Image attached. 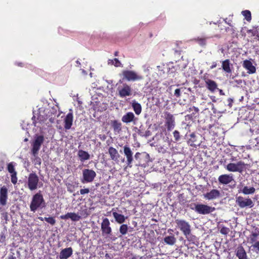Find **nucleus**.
Here are the masks:
<instances>
[{
    "label": "nucleus",
    "mask_w": 259,
    "mask_h": 259,
    "mask_svg": "<svg viewBox=\"0 0 259 259\" xmlns=\"http://www.w3.org/2000/svg\"><path fill=\"white\" fill-rule=\"evenodd\" d=\"M46 206V202L40 191L35 194L32 198L30 204V209L35 212L38 208H42Z\"/></svg>",
    "instance_id": "nucleus-1"
},
{
    "label": "nucleus",
    "mask_w": 259,
    "mask_h": 259,
    "mask_svg": "<svg viewBox=\"0 0 259 259\" xmlns=\"http://www.w3.org/2000/svg\"><path fill=\"white\" fill-rule=\"evenodd\" d=\"M101 230L103 236H105L106 238H109L112 241H114L116 239L115 237L112 236V230L108 218H104L103 219L101 224Z\"/></svg>",
    "instance_id": "nucleus-2"
},
{
    "label": "nucleus",
    "mask_w": 259,
    "mask_h": 259,
    "mask_svg": "<svg viewBox=\"0 0 259 259\" xmlns=\"http://www.w3.org/2000/svg\"><path fill=\"white\" fill-rule=\"evenodd\" d=\"M190 208L200 214H207L215 210L214 207L202 203H193L190 205Z\"/></svg>",
    "instance_id": "nucleus-3"
},
{
    "label": "nucleus",
    "mask_w": 259,
    "mask_h": 259,
    "mask_svg": "<svg viewBox=\"0 0 259 259\" xmlns=\"http://www.w3.org/2000/svg\"><path fill=\"white\" fill-rule=\"evenodd\" d=\"M117 85V91L120 98H124L132 95L131 87L126 83H123L122 80L120 79Z\"/></svg>",
    "instance_id": "nucleus-4"
},
{
    "label": "nucleus",
    "mask_w": 259,
    "mask_h": 259,
    "mask_svg": "<svg viewBox=\"0 0 259 259\" xmlns=\"http://www.w3.org/2000/svg\"><path fill=\"white\" fill-rule=\"evenodd\" d=\"M177 227L182 232L186 238H188L191 234V225L184 220L177 219L175 221Z\"/></svg>",
    "instance_id": "nucleus-5"
},
{
    "label": "nucleus",
    "mask_w": 259,
    "mask_h": 259,
    "mask_svg": "<svg viewBox=\"0 0 259 259\" xmlns=\"http://www.w3.org/2000/svg\"><path fill=\"white\" fill-rule=\"evenodd\" d=\"M248 165L247 164H245L243 161H239L236 163H229L226 165L225 168L228 171L230 172H238L242 173L246 169V166Z\"/></svg>",
    "instance_id": "nucleus-6"
},
{
    "label": "nucleus",
    "mask_w": 259,
    "mask_h": 259,
    "mask_svg": "<svg viewBox=\"0 0 259 259\" xmlns=\"http://www.w3.org/2000/svg\"><path fill=\"white\" fill-rule=\"evenodd\" d=\"M122 74L123 75L122 80L125 79L128 81H135L143 79L142 75L133 70H123L122 72Z\"/></svg>",
    "instance_id": "nucleus-7"
},
{
    "label": "nucleus",
    "mask_w": 259,
    "mask_h": 259,
    "mask_svg": "<svg viewBox=\"0 0 259 259\" xmlns=\"http://www.w3.org/2000/svg\"><path fill=\"white\" fill-rule=\"evenodd\" d=\"M27 183L28 188L30 191L35 190L38 188L39 179L35 172H32L29 174Z\"/></svg>",
    "instance_id": "nucleus-8"
},
{
    "label": "nucleus",
    "mask_w": 259,
    "mask_h": 259,
    "mask_svg": "<svg viewBox=\"0 0 259 259\" xmlns=\"http://www.w3.org/2000/svg\"><path fill=\"white\" fill-rule=\"evenodd\" d=\"M236 203L241 208H251L254 206V203L250 198L240 196L236 197Z\"/></svg>",
    "instance_id": "nucleus-9"
},
{
    "label": "nucleus",
    "mask_w": 259,
    "mask_h": 259,
    "mask_svg": "<svg viewBox=\"0 0 259 259\" xmlns=\"http://www.w3.org/2000/svg\"><path fill=\"white\" fill-rule=\"evenodd\" d=\"M44 137L42 135L37 136L35 137L33 142L32 144L31 152L32 155L36 157L38 154L40 147L44 141Z\"/></svg>",
    "instance_id": "nucleus-10"
},
{
    "label": "nucleus",
    "mask_w": 259,
    "mask_h": 259,
    "mask_svg": "<svg viewBox=\"0 0 259 259\" xmlns=\"http://www.w3.org/2000/svg\"><path fill=\"white\" fill-rule=\"evenodd\" d=\"M96 177V172L93 169H84L82 170L81 182L83 184L92 182Z\"/></svg>",
    "instance_id": "nucleus-11"
},
{
    "label": "nucleus",
    "mask_w": 259,
    "mask_h": 259,
    "mask_svg": "<svg viewBox=\"0 0 259 259\" xmlns=\"http://www.w3.org/2000/svg\"><path fill=\"white\" fill-rule=\"evenodd\" d=\"M135 158L138 161L139 164L144 167L148 165L150 161V156L147 153H141L137 152L135 155Z\"/></svg>",
    "instance_id": "nucleus-12"
},
{
    "label": "nucleus",
    "mask_w": 259,
    "mask_h": 259,
    "mask_svg": "<svg viewBox=\"0 0 259 259\" xmlns=\"http://www.w3.org/2000/svg\"><path fill=\"white\" fill-rule=\"evenodd\" d=\"M165 125L167 131H170L175 126V119L172 114L168 112H165Z\"/></svg>",
    "instance_id": "nucleus-13"
},
{
    "label": "nucleus",
    "mask_w": 259,
    "mask_h": 259,
    "mask_svg": "<svg viewBox=\"0 0 259 259\" xmlns=\"http://www.w3.org/2000/svg\"><path fill=\"white\" fill-rule=\"evenodd\" d=\"M123 152L124 156L126 158L127 166L129 167H132V162L133 161V153L131 148L127 145L123 147Z\"/></svg>",
    "instance_id": "nucleus-14"
},
{
    "label": "nucleus",
    "mask_w": 259,
    "mask_h": 259,
    "mask_svg": "<svg viewBox=\"0 0 259 259\" xmlns=\"http://www.w3.org/2000/svg\"><path fill=\"white\" fill-rule=\"evenodd\" d=\"M221 197V192L217 189H212L204 194V198L207 200H212Z\"/></svg>",
    "instance_id": "nucleus-15"
},
{
    "label": "nucleus",
    "mask_w": 259,
    "mask_h": 259,
    "mask_svg": "<svg viewBox=\"0 0 259 259\" xmlns=\"http://www.w3.org/2000/svg\"><path fill=\"white\" fill-rule=\"evenodd\" d=\"M8 171L11 174V182L15 185L17 183V172L15 170L13 162H10L7 165Z\"/></svg>",
    "instance_id": "nucleus-16"
},
{
    "label": "nucleus",
    "mask_w": 259,
    "mask_h": 259,
    "mask_svg": "<svg viewBox=\"0 0 259 259\" xmlns=\"http://www.w3.org/2000/svg\"><path fill=\"white\" fill-rule=\"evenodd\" d=\"M8 190L7 188L4 186L0 188V204L5 206L7 204L8 199Z\"/></svg>",
    "instance_id": "nucleus-17"
},
{
    "label": "nucleus",
    "mask_w": 259,
    "mask_h": 259,
    "mask_svg": "<svg viewBox=\"0 0 259 259\" xmlns=\"http://www.w3.org/2000/svg\"><path fill=\"white\" fill-rule=\"evenodd\" d=\"M234 180L232 174H224L220 176L218 181L220 184L228 185Z\"/></svg>",
    "instance_id": "nucleus-18"
},
{
    "label": "nucleus",
    "mask_w": 259,
    "mask_h": 259,
    "mask_svg": "<svg viewBox=\"0 0 259 259\" xmlns=\"http://www.w3.org/2000/svg\"><path fill=\"white\" fill-rule=\"evenodd\" d=\"M73 120V113L72 110H70V112L66 115L64 119V126L65 130H68L71 127V126L72 125Z\"/></svg>",
    "instance_id": "nucleus-19"
},
{
    "label": "nucleus",
    "mask_w": 259,
    "mask_h": 259,
    "mask_svg": "<svg viewBox=\"0 0 259 259\" xmlns=\"http://www.w3.org/2000/svg\"><path fill=\"white\" fill-rule=\"evenodd\" d=\"M243 67L247 70L248 74H253L256 72V68L252 65V62L248 60L243 61Z\"/></svg>",
    "instance_id": "nucleus-20"
},
{
    "label": "nucleus",
    "mask_w": 259,
    "mask_h": 259,
    "mask_svg": "<svg viewBox=\"0 0 259 259\" xmlns=\"http://www.w3.org/2000/svg\"><path fill=\"white\" fill-rule=\"evenodd\" d=\"M60 218L62 220H67L70 219L71 221L74 222L78 221L81 219V216L77 213L74 212H68L65 215L60 216Z\"/></svg>",
    "instance_id": "nucleus-21"
},
{
    "label": "nucleus",
    "mask_w": 259,
    "mask_h": 259,
    "mask_svg": "<svg viewBox=\"0 0 259 259\" xmlns=\"http://www.w3.org/2000/svg\"><path fill=\"white\" fill-rule=\"evenodd\" d=\"M73 253L72 248L70 247L65 248L63 249L60 252L59 258L60 259H67L70 257Z\"/></svg>",
    "instance_id": "nucleus-22"
},
{
    "label": "nucleus",
    "mask_w": 259,
    "mask_h": 259,
    "mask_svg": "<svg viewBox=\"0 0 259 259\" xmlns=\"http://www.w3.org/2000/svg\"><path fill=\"white\" fill-rule=\"evenodd\" d=\"M235 254L238 259H248L246 251L241 245L239 246L236 249Z\"/></svg>",
    "instance_id": "nucleus-23"
},
{
    "label": "nucleus",
    "mask_w": 259,
    "mask_h": 259,
    "mask_svg": "<svg viewBox=\"0 0 259 259\" xmlns=\"http://www.w3.org/2000/svg\"><path fill=\"white\" fill-rule=\"evenodd\" d=\"M108 153L111 160L115 162L119 161L120 155L119 154L118 151L115 148L113 147H109L108 149Z\"/></svg>",
    "instance_id": "nucleus-24"
},
{
    "label": "nucleus",
    "mask_w": 259,
    "mask_h": 259,
    "mask_svg": "<svg viewBox=\"0 0 259 259\" xmlns=\"http://www.w3.org/2000/svg\"><path fill=\"white\" fill-rule=\"evenodd\" d=\"M134 114L132 112H128L124 114L121 118L123 122L128 123L131 122H135L137 120Z\"/></svg>",
    "instance_id": "nucleus-25"
},
{
    "label": "nucleus",
    "mask_w": 259,
    "mask_h": 259,
    "mask_svg": "<svg viewBox=\"0 0 259 259\" xmlns=\"http://www.w3.org/2000/svg\"><path fill=\"white\" fill-rule=\"evenodd\" d=\"M205 82L206 88L212 93H213L218 89V84L214 80L205 79Z\"/></svg>",
    "instance_id": "nucleus-26"
},
{
    "label": "nucleus",
    "mask_w": 259,
    "mask_h": 259,
    "mask_svg": "<svg viewBox=\"0 0 259 259\" xmlns=\"http://www.w3.org/2000/svg\"><path fill=\"white\" fill-rule=\"evenodd\" d=\"M77 156L81 162H84L90 158V155L89 153L83 150H79Z\"/></svg>",
    "instance_id": "nucleus-27"
},
{
    "label": "nucleus",
    "mask_w": 259,
    "mask_h": 259,
    "mask_svg": "<svg viewBox=\"0 0 259 259\" xmlns=\"http://www.w3.org/2000/svg\"><path fill=\"white\" fill-rule=\"evenodd\" d=\"M197 142V138L195 134L192 133L189 135V138L188 139L187 143L190 146L196 148L199 144H196Z\"/></svg>",
    "instance_id": "nucleus-28"
},
{
    "label": "nucleus",
    "mask_w": 259,
    "mask_h": 259,
    "mask_svg": "<svg viewBox=\"0 0 259 259\" xmlns=\"http://www.w3.org/2000/svg\"><path fill=\"white\" fill-rule=\"evenodd\" d=\"M222 67L226 73H231L232 70L230 68V61L229 59H226L222 62Z\"/></svg>",
    "instance_id": "nucleus-29"
},
{
    "label": "nucleus",
    "mask_w": 259,
    "mask_h": 259,
    "mask_svg": "<svg viewBox=\"0 0 259 259\" xmlns=\"http://www.w3.org/2000/svg\"><path fill=\"white\" fill-rule=\"evenodd\" d=\"M164 242L166 244L169 245H174L177 241L176 238L175 236L172 234L171 236H167L164 238Z\"/></svg>",
    "instance_id": "nucleus-30"
},
{
    "label": "nucleus",
    "mask_w": 259,
    "mask_h": 259,
    "mask_svg": "<svg viewBox=\"0 0 259 259\" xmlns=\"http://www.w3.org/2000/svg\"><path fill=\"white\" fill-rule=\"evenodd\" d=\"M110 123L115 132L119 133L120 131H121V123L118 120H111Z\"/></svg>",
    "instance_id": "nucleus-31"
},
{
    "label": "nucleus",
    "mask_w": 259,
    "mask_h": 259,
    "mask_svg": "<svg viewBox=\"0 0 259 259\" xmlns=\"http://www.w3.org/2000/svg\"><path fill=\"white\" fill-rule=\"evenodd\" d=\"M207 37H197L192 39L193 41L197 42L201 47H204L206 45V39Z\"/></svg>",
    "instance_id": "nucleus-32"
},
{
    "label": "nucleus",
    "mask_w": 259,
    "mask_h": 259,
    "mask_svg": "<svg viewBox=\"0 0 259 259\" xmlns=\"http://www.w3.org/2000/svg\"><path fill=\"white\" fill-rule=\"evenodd\" d=\"M255 191V189L254 187H251L249 188L247 186H245L242 190H239V192H242L245 195H249L254 193Z\"/></svg>",
    "instance_id": "nucleus-33"
},
{
    "label": "nucleus",
    "mask_w": 259,
    "mask_h": 259,
    "mask_svg": "<svg viewBox=\"0 0 259 259\" xmlns=\"http://www.w3.org/2000/svg\"><path fill=\"white\" fill-rule=\"evenodd\" d=\"M113 215L115 220V221L118 224H122L125 222V218L123 214H119L116 212H113Z\"/></svg>",
    "instance_id": "nucleus-34"
},
{
    "label": "nucleus",
    "mask_w": 259,
    "mask_h": 259,
    "mask_svg": "<svg viewBox=\"0 0 259 259\" xmlns=\"http://www.w3.org/2000/svg\"><path fill=\"white\" fill-rule=\"evenodd\" d=\"M132 106L134 111L137 115H139L142 112V106L141 104L136 101H133Z\"/></svg>",
    "instance_id": "nucleus-35"
},
{
    "label": "nucleus",
    "mask_w": 259,
    "mask_h": 259,
    "mask_svg": "<svg viewBox=\"0 0 259 259\" xmlns=\"http://www.w3.org/2000/svg\"><path fill=\"white\" fill-rule=\"evenodd\" d=\"M128 231V226L126 224H122L120 226L119 232L122 235H125Z\"/></svg>",
    "instance_id": "nucleus-36"
},
{
    "label": "nucleus",
    "mask_w": 259,
    "mask_h": 259,
    "mask_svg": "<svg viewBox=\"0 0 259 259\" xmlns=\"http://www.w3.org/2000/svg\"><path fill=\"white\" fill-rule=\"evenodd\" d=\"M243 15L244 16L245 19L250 22L251 20V12L249 10H245L242 12Z\"/></svg>",
    "instance_id": "nucleus-37"
},
{
    "label": "nucleus",
    "mask_w": 259,
    "mask_h": 259,
    "mask_svg": "<svg viewBox=\"0 0 259 259\" xmlns=\"http://www.w3.org/2000/svg\"><path fill=\"white\" fill-rule=\"evenodd\" d=\"M108 63L113 64L115 67H119L121 65L120 62L117 58H114L112 60L109 59L108 60Z\"/></svg>",
    "instance_id": "nucleus-38"
},
{
    "label": "nucleus",
    "mask_w": 259,
    "mask_h": 259,
    "mask_svg": "<svg viewBox=\"0 0 259 259\" xmlns=\"http://www.w3.org/2000/svg\"><path fill=\"white\" fill-rule=\"evenodd\" d=\"M182 44V43L181 41H176V42H175V45L178 48L177 49H173V50L174 51L175 53L176 54H178L179 55L181 54V52L182 51H181L180 47H179V45Z\"/></svg>",
    "instance_id": "nucleus-39"
},
{
    "label": "nucleus",
    "mask_w": 259,
    "mask_h": 259,
    "mask_svg": "<svg viewBox=\"0 0 259 259\" xmlns=\"http://www.w3.org/2000/svg\"><path fill=\"white\" fill-rule=\"evenodd\" d=\"M44 220L47 223L50 224L51 225H54L56 223V220L53 217H45L44 218Z\"/></svg>",
    "instance_id": "nucleus-40"
},
{
    "label": "nucleus",
    "mask_w": 259,
    "mask_h": 259,
    "mask_svg": "<svg viewBox=\"0 0 259 259\" xmlns=\"http://www.w3.org/2000/svg\"><path fill=\"white\" fill-rule=\"evenodd\" d=\"M188 111L189 112L190 111H194L195 112H192L191 114H190V115H194V118H195L196 117V116L195 115V114L196 113H198V112H199V109L196 107H195V106H192V107H191L189 108V110Z\"/></svg>",
    "instance_id": "nucleus-41"
},
{
    "label": "nucleus",
    "mask_w": 259,
    "mask_h": 259,
    "mask_svg": "<svg viewBox=\"0 0 259 259\" xmlns=\"http://www.w3.org/2000/svg\"><path fill=\"white\" fill-rule=\"evenodd\" d=\"M174 137L176 141H179L180 139V134L178 131H175L173 133Z\"/></svg>",
    "instance_id": "nucleus-42"
},
{
    "label": "nucleus",
    "mask_w": 259,
    "mask_h": 259,
    "mask_svg": "<svg viewBox=\"0 0 259 259\" xmlns=\"http://www.w3.org/2000/svg\"><path fill=\"white\" fill-rule=\"evenodd\" d=\"M230 230L226 227H223L220 230V233L223 235H227L228 234Z\"/></svg>",
    "instance_id": "nucleus-43"
},
{
    "label": "nucleus",
    "mask_w": 259,
    "mask_h": 259,
    "mask_svg": "<svg viewBox=\"0 0 259 259\" xmlns=\"http://www.w3.org/2000/svg\"><path fill=\"white\" fill-rule=\"evenodd\" d=\"M248 34H250L251 36H257L258 31L256 30L249 29L247 31Z\"/></svg>",
    "instance_id": "nucleus-44"
},
{
    "label": "nucleus",
    "mask_w": 259,
    "mask_h": 259,
    "mask_svg": "<svg viewBox=\"0 0 259 259\" xmlns=\"http://www.w3.org/2000/svg\"><path fill=\"white\" fill-rule=\"evenodd\" d=\"M90 192V190L89 188H84L80 190V193L81 195H84L85 194H88Z\"/></svg>",
    "instance_id": "nucleus-45"
},
{
    "label": "nucleus",
    "mask_w": 259,
    "mask_h": 259,
    "mask_svg": "<svg viewBox=\"0 0 259 259\" xmlns=\"http://www.w3.org/2000/svg\"><path fill=\"white\" fill-rule=\"evenodd\" d=\"M174 95L177 97H180L181 96V89H176L175 91Z\"/></svg>",
    "instance_id": "nucleus-46"
},
{
    "label": "nucleus",
    "mask_w": 259,
    "mask_h": 259,
    "mask_svg": "<svg viewBox=\"0 0 259 259\" xmlns=\"http://www.w3.org/2000/svg\"><path fill=\"white\" fill-rule=\"evenodd\" d=\"M252 246L254 248L256 249L257 251H259V241H256L254 244H253Z\"/></svg>",
    "instance_id": "nucleus-47"
},
{
    "label": "nucleus",
    "mask_w": 259,
    "mask_h": 259,
    "mask_svg": "<svg viewBox=\"0 0 259 259\" xmlns=\"http://www.w3.org/2000/svg\"><path fill=\"white\" fill-rule=\"evenodd\" d=\"M6 240V236L3 234L0 235V243H4Z\"/></svg>",
    "instance_id": "nucleus-48"
},
{
    "label": "nucleus",
    "mask_w": 259,
    "mask_h": 259,
    "mask_svg": "<svg viewBox=\"0 0 259 259\" xmlns=\"http://www.w3.org/2000/svg\"><path fill=\"white\" fill-rule=\"evenodd\" d=\"M35 164H38L39 165H40V164H41V159H40V158L39 157H36L35 159Z\"/></svg>",
    "instance_id": "nucleus-49"
},
{
    "label": "nucleus",
    "mask_w": 259,
    "mask_h": 259,
    "mask_svg": "<svg viewBox=\"0 0 259 259\" xmlns=\"http://www.w3.org/2000/svg\"><path fill=\"white\" fill-rule=\"evenodd\" d=\"M259 235V232H252L251 234V236L254 237L256 238Z\"/></svg>",
    "instance_id": "nucleus-50"
},
{
    "label": "nucleus",
    "mask_w": 259,
    "mask_h": 259,
    "mask_svg": "<svg viewBox=\"0 0 259 259\" xmlns=\"http://www.w3.org/2000/svg\"><path fill=\"white\" fill-rule=\"evenodd\" d=\"M186 117L188 118L189 120H192L194 118V115L188 114L186 116Z\"/></svg>",
    "instance_id": "nucleus-51"
},
{
    "label": "nucleus",
    "mask_w": 259,
    "mask_h": 259,
    "mask_svg": "<svg viewBox=\"0 0 259 259\" xmlns=\"http://www.w3.org/2000/svg\"><path fill=\"white\" fill-rule=\"evenodd\" d=\"M217 62H212L211 66L210 67V68L211 69H212L215 68L217 67Z\"/></svg>",
    "instance_id": "nucleus-52"
},
{
    "label": "nucleus",
    "mask_w": 259,
    "mask_h": 259,
    "mask_svg": "<svg viewBox=\"0 0 259 259\" xmlns=\"http://www.w3.org/2000/svg\"><path fill=\"white\" fill-rule=\"evenodd\" d=\"M55 120V116L54 117H51L49 118V121L51 123H54Z\"/></svg>",
    "instance_id": "nucleus-53"
},
{
    "label": "nucleus",
    "mask_w": 259,
    "mask_h": 259,
    "mask_svg": "<svg viewBox=\"0 0 259 259\" xmlns=\"http://www.w3.org/2000/svg\"><path fill=\"white\" fill-rule=\"evenodd\" d=\"M250 241L251 243L255 242L256 238L250 236Z\"/></svg>",
    "instance_id": "nucleus-54"
},
{
    "label": "nucleus",
    "mask_w": 259,
    "mask_h": 259,
    "mask_svg": "<svg viewBox=\"0 0 259 259\" xmlns=\"http://www.w3.org/2000/svg\"><path fill=\"white\" fill-rule=\"evenodd\" d=\"M16 257L13 255H9L8 257V259H16Z\"/></svg>",
    "instance_id": "nucleus-55"
},
{
    "label": "nucleus",
    "mask_w": 259,
    "mask_h": 259,
    "mask_svg": "<svg viewBox=\"0 0 259 259\" xmlns=\"http://www.w3.org/2000/svg\"><path fill=\"white\" fill-rule=\"evenodd\" d=\"M139 256L138 255H134L130 259H139Z\"/></svg>",
    "instance_id": "nucleus-56"
},
{
    "label": "nucleus",
    "mask_w": 259,
    "mask_h": 259,
    "mask_svg": "<svg viewBox=\"0 0 259 259\" xmlns=\"http://www.w3.org/2000/svg\"><path fill=\"white\" fill-rule=\"evenodd\" d=\"M171 72H170V69H169V70L168 71V74H171V73H172L173 72H175V71L172 70L173 69H175V68L174 67H172V68H171Z\"/></svg>",
    "instance_id": "nucleus-57"
},
{
    "label": "nucleus",
    "mask_w": 259,
    "mask_h": 259,
    "mask_svg": "<svg viewBox=\"0 0 259 259\" xmlns=\"http://www.w3.org/2000/svg\"><path fill=\"white\" fill-rule=\"evenodd\" d=\"M38 219L39 220L41 221H44V220H44V218H42V217H39L38 218Z\"/></svg>",
    "instance_id": "nucleus-58"
},
{
    "label": "nucleus",
    "mask_w": 259,
    "mask_h": 259,
    "mask_svg": "<svg viewBox=\"0 0 259 259\" xmlns=\"http://www.w3.org/2000/svg\"><path fill=\"white\" fill-rule=\"evenodd\" d=\"M114 55L115 56H117L118 55V52H117V51L115 52Z\"/></svg>",
    "instance_id": "nucleus-59"
},
{
    "label": "nucleus",
    "mask_w": 259,
    "mask_h": 259,
    "mask_svg": "<svg viewBox=\"0 0 259 259\" xmlns=\"http://www.w3.org/2000/svg\"><path fill=\"white\" fill-rule=\"evenodd\" d=\"M230 159H231V161H234V160H235V157H232Z\"/></svg>",
    "instance_id": "nucleus-60"
},
{
    "label": "nucleus",
    "mask_w": 259,
    "mask_h": 259,
    "mask_svg": "<svg viewBox=\"0 0 259 259\" xmlns=\"http://www.w3.org/2000/svg\"><path fill=\"white\" fill-rule=\"evenodd\" d=\"M139 259H146V257L144 256H139Z\"/></svg>",
    "instance_id": "nucleus-61"
},
{
    "label": "nucleus",
    "mask_w": 259,
    "mask_h": 259,
    "mask_svg": "<svg viewBox=\"0 0 259 259\" xmlns=\"http://www.w3.org/2000/svg\"><path fill=\"white\" fill-rule=\"evenodd\" d=\"M226 23L229 24L230 26H233L230 22H227L226 20H225Z\"/></svg>",
    "instance_id": "nucleus-62"
},
{
    "label": "nucleus",
    "mask_w": 259,
    "mask_h": 259,
    "mask_svg": "<svg viewBox=\"0 0 259 259\" xmlns=\"http://www.w3.org/2000/svg\"><path fill=\"white\" fill-rule=\"evenodd\" d=\"M76 63L78 64V66H79L80 65V62H79V61L77 60L76 61Z\"/></svg>",
    "instance_id": "nucleus-63"
},
{
    "label": "nucleus",
    "mask_w": 259,
    "mask_h": 259,
    "mask_svg": "<svg viewBox=\"0 0 259 259\" xmlns=\"http://www.w3.org/2000/svg\"><path fill=\"white\" fill-rule=\"evenodd\" d=\"M22 63H20L18 64V65L20 66H22Z\"/></svg>",
    "instance_id": "nucleus-64"
}]
</instances>
